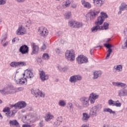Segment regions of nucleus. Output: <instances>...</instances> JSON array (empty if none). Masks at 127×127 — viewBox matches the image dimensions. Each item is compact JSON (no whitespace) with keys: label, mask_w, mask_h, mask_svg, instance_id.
I'll list each match as a JSON object with an SVG mask.
<instances>
[{"label":"nucleus","mask_w":127,"mask_h":127,"mask_svg":"<svg viewBox=\"0 0 127 127\" xmlns=\"http://www.w3.org/2000/svg\"><path fill=\"white\" fill-rule=\"evenodd\" d=\"M41 49L43 50H45V49H46V46H45V45H43L41 48Z\"/></svg>","instance_id":"nucleus-59"},{"label":"nucleus","mask_w":127,"mask_h":127,"mask_svg":"<svg viewBox=\"0 0 127 127\" xmlns=\"http://www.w3.org/2000/svg\"><path fill=\"white\" fill-rule=\"evenodd\" d=\"M82 80V77L80 75H73L69 78V82L71 83H76L77 81Z\"/></svg>","instance_id":"nucleus-13"},{"label":"nucleus","mask_w":127,"mask_h":127,"mask_svg":"<svg viewBox=\"0 0 127 127\" xmlns=\"http://www.w3.org/2000/svg\"><path fill=\"white\" fill-rule=\"evenodd\" d=\"M104 113H110V114H116V112L113 111V110L110 108H105L104 109Z\"/></svg>","instance_id":"nucleus-35"},{"label":"nucleus","mask_w":127,"mask_h":127,"mask_svg":"<svg viewBox=\"0 0 127 127\" xmlns=\"http://www.w3.org/2000/svg\"><path fill=\"white\" fill-rule=\"evenodd\" d=\"M122 49H127V39L125 42L124 44L123 45H122Z\"/></svg>","instance_id":"nucleus-47"},{"label":"nucleus","mask_w":127,"mask_h":127,"mask_svg":"<svg viewBox=\"0 0 127 127\" xmlns=\"http://www.w3.org/2000/svg\"><path fill=\"white\" fill-rule=\"evenodd\" d=\"M43 59H44V60H48L49 59V55L48 54H44L42 56Z\"/></svg>","instance_id":"nucleus-41"},{"label":"nucleus","mask_w":127,"mask_h":127,"mask_svg":"<svg viewBox=\"0 0 127 127\" xmlns=\"http://www.w3.org/2000/svg\"><path fill=\"white\" fill-rule=\"evenodd\" d=\"M16 1L18 2H23L24 1H25V0H16Z\"/></svg>","instance_id":"nucleus-60"},{"label":"nucleus","mask_w":127,"mask_h":127,"mask_svg":"<svg viewBox=\"0 0 127 127\" xmlns=\"http://www.w3.org/2000/svg\"><path fill=\"white\" fill-rule=\"evenodd\" d=\"M112 85H113V86H115V87L123 88V89H126V88H127V85L126 83L120 82H113Z\"/></svg>","instance_id":"nucleus-14"},{"label":"nucleus","mask_w":127,"mask_h":127,"mask_svg":"<svg viewBox=\"0 0 127 127\" xmlns=\"http://www.w3.org/2000/svg\"><path fill=\"white\" fill-rule=\"evenodd\" d=\"M54 119V116H53L50 112L48 113L45 116V120L46 122H49Z\"/></svg>","instance_id":"nucleus-20"},{"label":"nucleus","mask_w":127,"mask_h":127,"mask_svg":"<svg viewBox=\"0 0 127 127\" xmlns=\"http://www.w3.org/2000/svg\"><path fill=\"white\" fill-rule=\"evenodd\" d=\"M29 50V48L27 45H23L20 47L19 51L20 52V53H21V54H26V53H28Z\"/></svg>","instance_id":"nucleus-10"},{"label":"nucleus","mask_w":127,"mask_h":127,"mask_svg":"<svg viewBox=\"0 0 127 127\" xmlns=\"http://www.w3.org/2000/svg\"><path fill=\"white\" fill-rule=\"evenodd\" d=\"M34 94L36 96V98H37V96H39V97H41L42 98H44V97H45V95H44V94H43L42 92L38 89L37 90V92H34Z\"/></svg>","instance_id":"nucleus-29"},{"label":"nucleus","mask_w":127,"mask_h":127,"mask_svg":"<svg viewBox=\"0 0 127 127\" xmlns=\"http://www.w3.org/2000/svg\"><path fill=\"white\" fill-rule=\"evenodd\" d=\"M10 127H20L19 123L16 120H10L9 122Z\"/></svg>","instance_id":"nucleus-17"},{"label":"nucleus","mask_w":127,"mask_h":127,"mask_svg":"<svg viewBox=\"0 0 127 127\" xmlns=\"http://www.w3.org/2000/svg\"><path fill=\"white\" fill-rule=\"evenodd\" d=\"M0 92L2 95H7L4 88L2 90H0Z\"/></svg>","instance_id":"nucleus-53"},{"label":"nucleus","mask_w":127,"mask_h":127,"mask_svg":"<svg viewBox=\"0 0 127 127\" xmlns=\"http://www.w3.org/2000/svg\"><path fill=\"white\" fill-rule=\"evenodd\" d=\"M102 127H110V125L108 124H104Z\"/></svg>","instance_id":"nucleus-62"},{"label":"nucleus","mask_w":127,"mask_h":127,"mask_svg":"<svg viewBox=\"0 0 127 127\" xmlns=\"http://www.w3.org/2000/svg\"><path fill=\"white\" fill-rule=\"evenodd\" d=\"M113 52V50L112 49H109L107 51V54L106 57V59H109L110 58V57L111 56V54H112V53Z\"/></svg>","instance_id":"nucleus-38"},{"label":"nucleus","mask_w":127,"mask_h":127,"mask_svg":"<svg viewBox=\"0 0 127 127\" xmlns=\"http://www.w3.org/2000/svg\"><path fill=\"white\" fill-rule=\"evenodd\" d=\"M104 46L108 49H112L111 48L115 47V46L110 44H104Z\"/></svg>","instance_id":"nucleus-39"},{"label":"nucleus","mask_w":127,"mask_h":127,"mask_svg":"<svg viewBox=\"0 0 127 127\" xmlns=\"http://www.w3.org/2000/svg\"><path fill=\"white\" fill-rule=\"evenodd\" d=\"M100 12H95L94 11H90L88 14H86V19L87 21H90V20H94L96 18V16Z\"/></svg>","instance_id":"nucleus-7"},{"label":"nucleus","mask_w":127,"mask_h":127,"mask_svg":"<svg viewBox=\"0 0 127 127\" xmlns=\"http://www.w3.org/2000/svg\"><path fill=\"white\" fill-rule=\"evenodd\" d=\"M40 78L42 82L48 80L49 76L48 74H45V72L43 70L40 71Z\"/></svg>","instance_id":"nucleus-12"},{"label":"nucleus","mask_w":127,"mask_h":127,"mask_svg":"<svg viewBox=\"0 0 127 127\" xmlns=\"http://www.w3.org/2000/svg\"><path fill=\"white\" fill-rule=\"evenodd\" d=\"M39 126L40 127H44V126H45V123H44V121L43 120L41 121L39 124Z\"/></svg>","instance_id":"nucleus-48"},{"label":"nucleus","mask_w":127,"mask_h":127,"mask_svg":"<svg viewBox=\"0 0 127 127\" xmlns=\"http://www.w3.org/2000/svg\"><path fill=\"white\" fill-rule=\"evenodd\" d=\"M81 4H82L84 7H85V8L90 9L92 7V5L91 4V3L84 0H82L81 1Z\"/></svg>","instance_id":"nucleus-22"},{"label":"nucleus","mask_w":127,"mask_h":127,"mask_svg":"<svg viewBox=\"0 0 127 127\" xmlns=\"http://www.w3.org/2000/svg\"><path fill=\"white\" fill-rule=\"evenodd\" d=\"M109 24L107 22H104L103 25L100 26V29L101 30H107L109 29Z\"/></svg>","instance_id":"nucleus-28"},{"label":"nucleus","mask_w":127,"mask_h":127,"mask_svg":"<svg viewBox=\"0 0 127 127\" xmlns=\"http://www.w3.org/2000/svg\"><path fill=\"white\" fill-rule=\"evenodd\" d=\"M11 113H12V116H13L14 117V116H15V114L17 113V111L14 110L12 111Z\"/></svg>","instance_id":"nucleus-56"},{"label":"nucleus","mask_w":127,"mask_h":127,"mask_svg":"<svg viewBox=\"0 0 127 127\" xmlns=\"http://www.w3.org/2000/svg\"><path fill=\"white\" fill-rule=\"evenodd\" d=\"M68 106L69 107L70 110H71V109H73V108H74V106H73V104L71 103H68Z\"/></svg>","instance_id":"nucleus-54"},{"label":"nucleus","mask_w":127,"mask_h":127,"mask_svg":"<svg viewBox=\"0 0 127 127\" xmlns=\"http://www.w3.org/2000/svg\"><path fill=\"white\" fill-rule=\"evenodd\" d=\"M10 107L15 109H23L26 107V103L24 101L18 102L14 105H10Z\"/></svg>","instance_id":"nucleus-5"},{"label":"nucleus","mask_w":127,"mask_h":127,"mask_svg":"<svg viewBox=\"0 0 127 127\" xmlns=\"http://www.w3.org/2000/svg\"><path fill=\"white\" fill-rule=\"evenodd\" d=\"M89 119H90V115L88 114L87 113H83L82 114V120L83 122L85 123H87L88 121H89Z\"/></svg>","instance_id":"nucleus-23"},{"label":"nucleus","mask_w":127,"mask_h":127,"mask_svg":"<svg viewBox=\"0 0 127 127\" xmlns=\"http://www.w3.org/2000/svg\"><path fill=\"white\" fill-rule=\"evenodd\" d=\"M58 68L60 72H66L68 70V67L67 66H65L64 67H62L61 66H58Z\"/></svg>","instance_id":"nucleus-34"},{"label":"nucleus","mask_w":127,"mask_h":127,"mask_svg":"<svg viewBox=\"0 0 127 127\" xmlns=\"http://www.w3.org/2000/svg\"><path fill=\"white\" fill-rule=\"evenodd\" d=\"M103 106L101 104H98L96 106H93L90 110V115L91 116H97L98 115V112H100L102 110Z\"/></svg>","instance_id":"nucleus-3"},{"label":"nucleus","mask_w":127,"mask_h":127,"mask_svg":"<svg viewBox=\"0 0 127 127\" xmlns=\"http://www.w3.org/2000/svg\"><path fill=\"white\" fill-rule=\"evenodd\" d=\"M89 101H90V104H95V102H96V99L94 98H92L90 96L88 98Z\"/></svg>","instance_id":"nucleus-45"},{"label":"nucleus","mask_w":127,"mask_h":127,"mask_svg":"<svg viewBox=\"0 0 127 127\" xmlns=\"http://www.w3.org/2000/svg\"><path fill=\"white\" fill-rule=\"evenodd\" d=\"M8 88L10 89L9 90H8V92L9 93L8 94H14V93H17V92H20V91H22V90H23V88L22 87L18 88L16 89H14L13 87H9L8 86Z\"/></svg>","instance_id":"nucleus-15"},{"label":"nucleus","mask_w":127,"mask_h":127,"mask_svg":"<svg viewBox=\"0 0 127 127\" xmlns=\"http://www.w3.org/2000/svg\"><path fill=\"white\" fill-rule=\"evenodd\" d=\"M31 71H32L31 69H26L25 70V73L26 74L27 78H33V73Z\"/></svg>","instance_id":"nucleus-26"},{"label":"nucleus","mask_w":127,"mask_h":127,"mask_svg":"<svg viewBox=\"0 0 127 127\" xmlns=\"http://www.w3.org/2000/svg\"><path fill=\"white\" fill-rule=\"evenodd\" d=\"M71 7L72 8H77V4L76 3H73L71 5Z\"/></svg>","instance_id":"nucleus-55"},{"label":"nucleus","mask_w":127,"mask_h":127,"mask_svg":"<svg viewBox=\"0 0 127 127\" xmlns=\"http://www.w3.org/2000/svg\"><path fill=\"white\" fill-rule=\"evenodd\" d=\"M10 109L9 108V107H6L5 108H4V109L3 110V113H9V112H10Z\"/></svg>","instance_id":"nucleus-50"},{"label":"nucleus","mask_w":127,"mask_h":127,"mask_svg":"<svg viewBox=\"0 0 127 127\" xmlns=\"http://www.w3.org/2000/svg\"><path fill=\"white\" fill-rule=\"evenodd\" d=\"M17 35H24L26 34L27 32L26 31V29L24 28L22 25L19 26L18 28L16 31Z\"/></svg>","instance_id":"nucleus-8"},{"label":"nucleus","mask_w":127,"mask_h":127,"mask_svg":"<svg viewBox=\"0 0 127 127\" xmlns=\"http://www.w3.org/2000/svg\"><path fill=\"white\" fill-rule=\"evenodd\" d=\"M63 4H64V8L69 7V6H70V4H71V1L67 0L64 2H63Z\"/></svg>","instance_id":"nucleus-30"},{"label":"nucleus","mask_w":127,"mask_h":127,"mask_svg":"<svg viewBox=\"0 0 127 127\" xmlns=\"http://www.w3.org/2000/svg\"><path fill=\"white\" fill-rule=\"evenodd\" d=\"M35 125L33 124L31 125H27V124H24L22 125V127H35Z\"/></svg>","instance_id":"nucleus-49"},{"label":"nucleus","mask_w":127,"mask_h":127,"mask_svg":"<svg viewBox=\"0 0 127 127\" xmlns=\"http://www.w3.org/2000/svg\"><path fill=\"white\" fill-rule=\"evenodd\" d=\"M63 122V120L62 119V117H58L57 119V121L55 122L54 123V127H58L60 126L61 123Z\"/></svg>","instance_id":"nucleus-19"},{"label":"nucleus","mask_w":127,"mask_h":127,"mask_svg":"<svg viewBox=\"0 0 127 127\" xmlns=\"http://www.w3.org/2000/svg\"><path fill=\"white\" fill-rule=\"evenodd\" d=\"M10 66H11V67H13L14 68H16V67L18 66L17 62H11L10 64Z\"/></svg>","instance_id":"nucleus-42"},{"label":"nucleus","mask_w":127,"mask_h":127,"mask_svg":"<svg viewBox=\"0 0 127 127\" xmlns=\"http://www.w3.org/2000/svg\"><path fill=\"white\" fill-rule=\"evenodd\" d=\"M32 52L31 53L32 55H33V54H37L39 52V47H38V46L36 45L35 43H33L32 44Z\"/></svg>","instance_id":"nucleus-16"},{"label":"nucleus","mask_w":127,"mask_h":127,"mask_svg":"<svg viewBox=\"0 0 127 127\" xmlns=\"http://www.w3.org/2000/svg\"><path fill=\"white\" fill-rule=\"evenodd\" d=\"M65 59L70 62L75 60V51L73 50H67L65 53Z\"/></svg>","instance_id":"nucleus-2"},{"label":"nucleus","mask_w":127,"mask_h":127,"mask_svg":"<svg viewBox=\"0 0 127 127\" xmlns=\"http://www.w3.org/2000/svg\"><path fill=\"white\" fill-rule=\"evenodd\" d=\"M118 94L120 97H125L127 96V91L125 88H123L119 91Z\"/></svg>","instance_id":"nucleus-25"},{"label":"nucleus","mask_w":127,"mask_h":127,"mask_svg":"<svg viewBox=\"0 0 127 127\" xmlns=\"http://www.w3.org/2000/svg\"><path fill=\"white\" fill-rule=\"evenodd\" d=\"M25 26H26V27H29L32 24V23L30 19H27L25 21Z\"/></svg>","instance_id":"nucleus-32"},{"label":"nucleus","mask_w":127,"mask_h":127,"mask_svg":"<svg viewBox=\"0 0 127 127\" xmlns=\"http://www.w3.org/2000/svg\"><path fill=\"white\" fill-rule=\"evenodd\" d=\"M5 116L6 117H7V118H12V117H14L13 115H12V113L10 112L5 113Z\"/></svg>","instance_id":"nucleus-44"},{"label":"nucleus","mask_w":127,"mask_h":127,"mask_svg":"<svg viewBox=\"0 0 127 127\" xmlns=\"http://www.w3.org/2000/svg\"><path fill=\"white\" fill-rule=\"evenodd\" d=\"M37 61L38 63H41L42 62V60L41 58H38L37 59Z\"/></svg>","instance_id":"nucleus-57"},{"label":"nucleus","mask_w":127,"mask_h":127,"mask_svg":"<svg viewBox=\"0 0 127 127\" xmlns=\"http://www.w3.org/2000/svg\"><path fill=\"white\" fill-rule=\"evenodd\" d=\"M78 64H86L88 63V58L84 55H80L76 58Z\"/></svg>","instance_id":"nucleus-6"},{"label":"nucleus","mask_w":127,"mask_h":127,"mask_svg":"<svg viewBox=\"0 0 127 127\" xmlns=\"http://www.w3.org/2000/svg\"><path fill=\"white\" fill-rule=\"evenodd\" d=\"M108 104L109 106H113V107H122V103H120L119 100L115 101L112 99L108 100Z\"/></svg>","instance_id":"nucleus-11"},{"label":"nucleus","mask_w":127,"mask_h":127,"mask_svg":"<svg viewBox=\"0 0 127 127\" xmlns=\"http://www.w3.org/2000/svg\"><path fill=\"white\" fill-rule=\"evenodd\" d=\"M65 8V7L64 6V4L63 3L62 5H60L59 6H57V9L59 10H62V9Z\"/></svg>","instance_id":"nucleus-46"},{"label":"nucleus","mask_w":127,"mask_h":127,"mask_svg":"<svg viewBox=\"0 0 127 127\" xmlns=\"http://www.w3.org/2000/svg\"><path fill=\"white\" fill-rule=\"evenodd\" d=\"M56 52L58 53H60V50H59V49H57L56 50Z\"/></svg>","instance_id":"nucleus-64"},{"label":"nucleus","mask_w":127,"mask_h":127,"mask_svg":"<svg viewBox=\"0 0 127 127\" xmlns=\"http://www.w3.org/2000/svg\"><path fill=\"white\" fill-rule=\"evenodd\" d=\"M80 101L81 102L82 106L83 108H88V106L90 105L89 104V98L88 97H81L80 99Z\"/></svg>","instance_id":"nucleus-9"},{"label":"nucleus","mask_w":127,"mask_h":127,"mask_svg":"<svg viewBox=\"0 0 127 127\" xmlns=\"http://www.w3.org/2000/svg\"><path fill=\"white\" fill-rule=\"evenodd\" d=\"M89 97L95 100H97V99H99V95L97 94V93H92L91 94H90Z\"/></svg>","instance_id":"nucleus-36"},{"label":"nucleus","mask_w":127,"mask_h":127,"mask_svg":"<svg viewBox=\"0 0 127 127\" xmlns=\"http://www.w3.org/2000/svg\"><path fill=\"white\" fill-rule=\"evenodd\" d=\"M4 90H5L6 95H8V93H10L8 91V90H10V88H8V87H4Z\"/></svg>","instance_id":"nucleus-51"},{"label":"nucleus","mask_w":127,"mask_h":127,"mask_svg":"<svg viewBox=\"0 0 127 127\" xmlns=\"http://www.w3.org/2000/svg\"><path fill=\"white\" fill-rule=\"evenodd\" d=\"M27 82V80L26 78L22 77L20 78L18 80L16 81L17 84H19L20 85H23L24 84H25Z\"/></svg>","instance_id":"nucleus-27"},{"label":"nucleus","mask_w":127,"mask_h":127,"mask_svg":"<svg viewBox=\"0 0 127 127\" xmlns=\"http://www.w3.org/2000/svg\"><path fill=\"white\" fill-rule=\"evenodd\" d=\"M8 45V42H6L4 44L2 45L3 47H5L6 46H7Z\"/></svg>","instance_id":"nucleus-58"},{"label":"nucleus","mask_w":127,"mask_h":127,"mask_svg":"<svg viewBox=\"0 0 127 127\" xmlns=\"http://www.w3.org/2000/svg\"><path fill=\"white\" fill-rule=\"evenodd\" d=\"M121 10H127V5L125 3H122L120 7Z\"/></svg>","instance_id":"nucleus-31"},{"label":"nucleus","mask_w":127,"mask_h":127,"mask_svg":"<svg viewBox=\"0 0 127 127\" xmlns=\"http://www.w3.org/2000/svg\"><path fill=\"white\" fill-rule=\"evenodd\" d=\"M68 25L72 28H80L83 26V23L76 21L71 20L68 22Z\"/></svg>","instance_id":"nucleus-4"},{"label":"nucleus","mask_w":127,"mask_h":127,"mask_svg":"<svg viewBox=\"0 0 127 127\" xmlns=\"http://www.w3.org/2000/svg\"><path fill=\"white\" fill-rule=\"evenodd\" d=\"M59 105L61 107H65V106H66V102L64 100H60L59 102Z\"/></svg>","instance_id":"nucleus-40"},{"label":"nucleus","mask_w":127,"mask_h":127,"mask_svg":"<svg viewBox=\"0 0 127 127\" xmlns=\"http://www.w3.org/2000/svg\"><path fill=\"white\" fill-rule=\"evenodd\" d=\"M124 34L126 36H127V29H125L124 31Z\"/></svg>","instance_id":"nucleus-63"},{"label":"nucleus","mask_w":127,"mask_h":127,"mask_svg":"<svg viewBox=\"0 0 127 127\" xmlns=\"http://www.w3.org/2000/svg\"><path fill=\"white\" fill-rule=\"evenodd\" d=\"M29 118H30V116L27 115V116H25V119L28 121Z\"/></svg>","instance_id":"nucleus-61"},{"label":"nucleus","mask_w":127,"mask_h":127,"mask_svg":"<svg viewBox=\"0 0 127 127\" xmlns=\"http://www.w3.org/2000/svg\"><path fill=\"white\" fill-rule=\"evenodd\" d=\"M6 1L5 0H0V5L5 4Z\"/></svg>","instance_id":"nucleus-52"},{"label":"nucleus","mask_w":127,"mask_h":127,"mask_svg":"<svg viewBox=\"0 0 127 127\" xmlns=\"http://www.w3.org/2000/svg\"><path fill=\"white\" fill-rule=\"evenodd\" d=\"M104 3V0H93V3L96 6H102Z\"/></svg>","instance_id":"nucleus-21"},{"label":"nucleus","mask_w":127,"mask_h":127,"mask_svg":"<svg viewBox=\"0 0 127 127\" xmlns=\"http://www.w3.org/2000/svg\"><path fill=\"white\" fill-rule=\"evenodd\" d=\"M101 14L102 15L99 16L97 18V21L95 22V26H93L91 28V32L95 33L98 31H100L101 30V26L103 24L104 21H105V18H108V15L107 13H104V12H101Z\"/></svg>","instance_id":"nucleus-1"},{"label":"nucleus","mask_w":127,"mask_h":127,"mask_svg":"<svg viewBox=\"0 0 127 127\" xmlns=\"http://www.w3.org/2000/svg\"><path fill=\"white\" fill-rule=\"evenodd\" d=\"M39 31L40 32V34L43 37H45L48 35V31L47 28H43L42 29H39Z\"/></svg>","instance_id":"nucleus-18"},{"label":"nucleus","mask_w":127,"mask_h":127,"mask_svg":"<svg viewBox=\"0 0 127 127\" xmlns=\"http://www.w3.org/2000/svg\"><path fill=\"white\" fill-rule=\"evenodd\" d=\"M17 66H26V63L24 62H17Z\"/></svg>","instance_id":"nucleus-43"},{"label":"nucleus","mask_w":127,"mask_h":127,"mask_svg":"<svg viewBox=\"0 0 127 127\" xmlns=\"http://www.w3.org/2000/svg\"><path fill=\"white\" fill-rule=\"evenodd\" d=\"M71 15H72V14L71 12H67L65 13L64 18H65V19H69L71 18Z\"/></svg>","instance_id":"nucleus-37"},{"label":"nucleus","mask_w":127,"mask_h":127,"mask_svg":"<svg viewBox=\"0 0 127 127\" xmlns=\"http://www.w3.org/2000/svg\"><path fill=\"white\" fill-rule=\"evenodd\" d=\"M102 74L103 72H102L101 70L95 71L93 73L94 77H93V79H98L99 77H101V76H102Z\"/></svg>","instance_id":"nucleus-24"},{"label":"nucleus","mask_w":127,"mask_h":127,"mask_svg":"<svg viewBox=\"0 0 127 127\" xmlns=\"http://www.w3.org/2000/svg\"><path fill=\"white\" fill-rule=\"evenodd\" d=\"M114 69L119 72H122V71H123V66H122V65H118L116 66H115Z\"/></svg>","instance_id":"nucleus-33"}]
</instances>
